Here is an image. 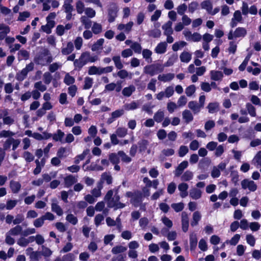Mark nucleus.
Wrapping results in <instances>:
<instances>
[{"label":"nucleus","instance_id":"1","mask_svg":"<svg viewBox=\"0 0 261 261\" xmlns=\"http://www.w3.org/2000/svg\"><path fill=\"white\" fill-rule=\"evenodd\" d=\"M114 192L112 190L108 192L105 197V200L107 205L110 207H113L115 210L122 208L125 204L119 201L120 197L116 193L113 195Z\"/></svg>","mask_w":261,"mask_h":261},{"label":"nucleus","instance_id":"2","mask_svg":"<svg viewBox=\"0 0 261 261\" xmlns=\"http://www.w3.org/2000/svg\"><path fill=\"white\" fill-rule=\"evenodd\" d=\"M98 60L97 55H91L89 53L85 52L82 54L79 60H75L74 62L75 66L82 67L87 62H94Z\"/></svg>","mask_w":261,"mask_h":261},{"label":"nucleus","instance_id":"3","mask_svg":"<svg viewBox=\"0 0 261 261\" xmlns=\"http://www.w3.org/2000/svg\"><path fill=\"white\" fill-rule=\"evenodd\" d=\"M53 61V57L47 49H44L43 51L35 58V62L41 65H45L46 63H50Z\"/></svg>","mask_w":261,"mask_h":261},{"label":"nucleus","instance_id":"4","mask_svg":"<svg viewBox=\"0 0 261 261\" xmlns=\"http://www.w3.org/2000/svg\"><path fill=\"white\" fill-rule=\"evenodd\" d=\"M126 196L131 198L130 202L135 206L139 205L144 197L142 193L139 191L128 192L126 193Z\"/></svg>","mask_w":261,"mask_h":261},{"label":"nucleus","instance_id":"5","mask_svg":"<svg viewBox=\"0 0 261 261\" xmlns=\"http://www.w3.org/2000/svg\"><path fill=\"white\" fill-rule=\"evenodd\" d=\"M247 34V31L244 28L239 27L236 29L233 32L232 31H230L228 34V38L229 40L233 39V38L244 37Z\"/></svg>","mask_w":261,"mask_h":261},{"label":"nucleus","instance_id":"6","mask_svg":"<svg viewBox=\"0 0 261 261\" xmlns=\"http://www.w3.org/2000/svg\"><path fill=\"white\" fill-rule=\"evenodd\" d=\"M182 33L187 41L198 42L201 39V36L198 33H194L192 34L190 31L185 30Z\"/></svg>","mask_w":261,"mask_h":261},{"label":"nucleus","instance_id":"7","mask_svg":"<svg viewBox=\"0 0 261 261\" xmlns=\"http://www.w3.org/2000/svg\"><path fill=\"white\" fill-rule=\"evenodd\" d=\"M241 186L244 189H248L250 191L254 192L257 189L256 184L251 180L245 179L241 181Z\"/></svg>","mask_w":261,"mask_h":261},{"label":"nucleus","instance_id":"8","mask_svg":"<svg viewBox=\"0 0 261 261\" xmlns=\"http://www.w3.org/2000/svg\"><path fill=\"white\" fill-rule=\"evenodd\" d=\"M242 20V16L241 13L240 11H236L231 19L230 25L232 28L235 27L238 22H241Z\"/></svg>","mask_w":261,"mask_h":261},{"label":"nucleus","instance_id":"9","mask_svg":"<svg viewBox=\"0 0 261 261\" xmlns=\"http://www.w3.org/2000/svg\"><path fill=\"white\" fill-rule=\"evenodd\" d=\"M189 186L187 183L181 182L178 186V190L179 191V195L181 198H185L188 195V189Z\"/></svg>","mask_w":261,"mask_h":261},{"label":"nucleus","instance_id":"10","mask_svg":"<svg viewBox=\"0 0 261 261\" xmlns=\"http://www.w3.org/2000/svg\"><path fill=\"white\" fill-rule=\"evenodd\" d=\"M159 66L158 65H150L146 66L144 68V71L145 73L152 76L158 73Z\"/></svg>","mask_w":261,"mask_h":261},{"label":"nucleus","instance_id":"11","mask_svg":"<svg viewBox=\"0 0 261 261\" xmlns=\"http://www.w3.org/2000/svg\"><path fill=\"white\" fill-rule=\"evenodd\" d=\"M202 193V192L201 190L197 188H192L190 190L189 196L192 199L197 200L201 197Z\"/></svg>","mask_w":261,"mask_h":261},{"label":"nucleus","instance_id":"12","mask_svg":"<svg viewBox=\"0 0 261 261\" xmlns=\"http://www.w3.org/2000/svg\"><path fill=\"white\" fill-rule=\"evenodd\" d=\"M210 74L211 80L215 81H221L223 77V73L218 70H211Z\"/></svg>","mask_w":261,"mask_h":261},{"label":"nucleus","instance_id":"13","mask_svg":"<svg viewBox=\"0 0 261 261\" xmlns=\"http://www.w3.org/2000/svg\"><path fill=\"white\" fill-rule=\"evenodd\" d=\"M51 208L53 212L56 213L59 216L63 214V211L60 206L58 204L56 200L54 199L52 200Z\"/></svg>","mask_w":261,"mask_h":261},{"label":"nucleus","instance_id":"14","mask_svg":"<svg viewBox=\"0 0 261 261\" xmlns=\"http://www.w3.org/2000/svg\"><path fill=\"white\" fill-rule=\"evenodd\" d=\"M182 229L184 232H187L189 228V218L186 212L181 214Z\"/></svg>","mask_w":261,"mask_h":261},{"label":"nucleus","instance_id":"15","mask_svg":"<svg viewBox=\"0 0 261 261\" xmlns=\"http://www.w3.org/2000/svg\"><path fill=\"white\" fill-rule=\"evenodd\" d=\"M117 8L116 6H113L112 8L109 10L108 12V21L109 22H113L117 17Z\"/></svg>","mask_w":261,"mask_h":261},{"label":"nucleus","instance_id":"16","mask_svg":"<svg viewBox=\"0 0 261 261\" xmlns=\"http://www.w3.org/2000/svg\"><path fill=\"white\" fill-rule=\"evenodd\" d=\"M124 114L123 110H117L114 112H112L111 114V117L108 120V122L109 123H112L114 120H115L117 118L121 117Z\"/></svg>","mask_w":261,"mask_h":261},{"label":"nucleus","instance_id":"17","mask_svg":"<svg viewBox=\"0 0 261 261\" xmlns=\"http://www.w3.org/2000/svg\"><path fill=\"white\" fill-rule=\"evenodd\" d=\"M188 166V162L186 161L182 162L176 168L175 171V175L176 176H179L182 173L185 169L187 168Z\"/></svg>","mask_w":261,"mask_h":261},{"label":"nucleus","instance_id":"18","mask_svg":"<svg viewBox=\"0 0 261 261\" xmlns=\"http://www.w3.org/2000/svg\"><path fill=\"white\" fill-rule=\"evenodd\" d=\"M73 50V45L71 42H69L65 46H63L61 49L63 55H67L71 53Z\"/></svg>","mask_w":261,"mask_h":261},{"label":"nucleus","instance_id":"19","mask_svg":"<svg viewBox=\"0 0 261 261\" xmlns=\"http://www.w3.org/2000/svg\"><path fill=\"white\" fill-rule=\"evenodd\" d=\"M172 26V22L171 21H168L162 26V29L164 30V34L165 35H171L173 33Z\"/></svg>","mask_w":261,"mask_h":261},{"label":"nucleus","instance_id":"20","mask_svg":"<svg viewBox=\"0 0 261 261\" xmlns=\"http://www.w3.org/2000/svg\"><path fill=\"white\" fill-rule=\"evenodd\" d=\"M174 77V74L169 73L166 74H160L158 76V80L163 82H167L171 81Z\"/></svg>","mask_w":261,"mask_h":261},{"label":"nucleus","instance_id":"21","mask_svg":"<svg viewBox=\"0 0 261 261\" xmlns=\"http://www.w3.org/2000/svg\"><path fill=\"white\" fill-rule=\"evenodd\" d=\"M200 6L202 9L205 10L210 14L213 8V4L211 0H205L201 3Z\"/></svg>","mask_w":261,"mask_h":261},{"label":"nucleus","instance_id":"22","mask_svg":"<svg viewBox=\"0 0 261 261\" xmlns=\"http://www.w3.org/2000/svg\"><path fill=\"white\" fill-rule=\"evenodd\" d=\"M140 103L137 101H133L129 103H126L124 106V108L127 111L134 110L139 108Z\"/></svg>","mask_w":261,"mask_h":261},{"label":"nucleus","instance_id":"23","mask_svg":"<svg viewBox=\"0 0 261 261\" xmlns=\"http://www.w3.org/2000/svg\"><path fill=\"white\" fill-rule=\"evenodd\" d=\"M10 187L12 193H17L20 190L21 185L18 181L12 180L10 183Z\"/></svg>","mask_w":261,"mask_h":261},{"label":"nucleus","instance_id":"24","mask_svg":"<svg viewBox=\"0 0 261 261\" xmlns=\"http://www.w3.org/2000/svg\"><path fill=\"white\" fill-rule=\"evenodd\" d=\"M189 108L191 109L194 113H197L200 112L201 107L196 101H190L188 103Z\"/></svg>","mask_w":261,"mask_h":261},{"label":"nucleus","instance_id":"25","mask_svg":"<svg viewBox=\"0 0 261 261\" xmlns=\"http://www.w3.org/2000/svg\"><path fill=\"white\" fill-rule=\"evenodd\" d=\"M197 245V238L195 233H192L190 236V245L191 250H195Z\"/></svg>","mask_w":261,"mask_h":261},{"label":"nucleus","instance_id":"26","mask_svg":"<svg viewBox=\"0 0 261 261\" xmlns=\"http://www.w3.org/2000/svg\"><path fill=\"white\" fill-rule=\"evenodd\" d=\"M201 215L199 212H195L193 214L192 220L191 222V225L192 226H196L198 224V222L200 220Z\"/></svg>","mask_w":261,"mask_h":261},{"label":"nucleus","instance_id":"27","mask_svg":"<svg viewBox=\"0 0 261 261\" xmlns=\"http://www.w3.org/2000/svg\"><path fill=\"white\" fill-rule=\"evenodd\" d=\"M65 186L69 187L77 181L76 178L73 175H70L64 178Z\"/></svg>","mask_w":261,"mask_h":261},{"label":"nucleus","instance_id":"28","mask_svg":"<svg viewBox=\"0 0 261 261\" xmlns=\"http://www.w3.org/2000/svg\"><path fill=\"white\" fill-rule=\"evenodd\" d=\"M167 48V44L165 42H161L156 46L155 48V51L157 54H164L166 52Z\"/></svg>","mask_w":261,"mask_h":261},{"label":"nucleus","instance_id":"29","mask_svg":"<svg viewBox=\"0 0 261 261\" xmlns=\"http://www.w3.org/2000/svg\"><path fill=\"white\" fill-rule=\"evenodd\" d=\"M73 0H65L63 8L65 12H72L73 8L72 6Z\"/></svg>","mask_w":261,"mask_h":261},{"label":"nucleus","instance_id":"30","mask_svg":"<svg viewBox=\"0 0 261 261\" xmlns=\"http://www.w3.org/2000/svg\"><path fill=\"white\" fill-rule=\"evenodd\" d=\"M136 90V88L133 85H130L127 87H125L122 90V94L124 96L129 97L130 96L133 92Z\"/></svg>","mask_w":261,"mask_h":261},{"label":"nucleus","instance_id":"31","mask_svg":"<svg viewBox=\"0 0 261 261\" xmlns=\"http://www.w3.org/2000/svg\"><path fill=\"white\" fill-rule=\"evenodd\" d=\"M192 58V55L187 51L182 52L180 55V59L181 62L188 63Z\"/></svg>","mask_w":261,"mask_h":261},{"label":"nucleus","instance_id":"32","mask_svg":"<svg viewBox=\"0 0 261 261\" xmlns=\"http://www.w3.org/2000/svg\"><path fill=\"white\" fill-rule=\"evenodd\" d=\"M182 115L183 119L187 123H189L193 119V115L191 112L189 110H185L183 111Z\"/></svg>","mask_w":261,"mask_h":261},{"label":"nucleus","instance_id":"33","mask_svg":"<svg viewBox=\"0 0 261 261\" xmlns=\"http://www.w3.org/2000/svg\"><path fill=\"white\" fill-rule=\"evenodd\" d=\"M64 136V133L60 129H58L57 132L52 135L53 140L56 141L62 142V139Z\"/></svg>","mask_w":261,"mask_h":261},{"label":"nucleus","instance_id":"34","mask_svg":"<svg viewBox=\"0 0 261 261\" xmlns=\"http://www.w3.org/2000/svg\"><path fill=\"white\" fill-rule=\"evenodd\" d=\"M29 52L25 49H21L18 53L19 60H27L29 58Z\"/></svg>","mask_w":261,"mask_h":261},{"label":"nucleus","instance_id":"35","mask_svg":"<svg viewBox=\"0 0 261 261\" xmlns=\"http://www.w3.org/2000/svg\"><path fill=\"white\" fill-rule=\"evenodd\" d=\"M22 227L20 225H17L14 228L11 229L8 232L12 236H17L20 233L22 234Z\"/></svg>","mask_w":261,"mask_h":261},{"label":"nucleus","instance_id":"36","mask_svg":"<svg viewBox=\"0 0 261 261\" xmlns=\"http://www.w3.org/2000/svg\"><path fill=\"white\" fill-rule=\"evenodd\" d=\"M88 73L89 75H100V67L91 66L89 68Z\"/></svg>","mask_w":261,"mask_h":261},{"label":"nucleus","instance_id":"37","mask_svg":"<svg viewBox=\"0 0 261 261\" xmlns=\"http://www.w3.org/2000/svg\"><path fill=\"white\" fill-rule=\"evenodd\" d=\"M241 236L239 234H236L230 240H227L225 243L231 245H236L240 240Z\"/></svg>","mask_w":261,"mask_h":261},{"label":"nucleus","instance_id":"38","mask_svg":"<svg viewBox=\"0 0 261 261\" xmlns=\"http://www.w3.org/2000/svg\"><path fill=\"white\" fill-rule=\"evenodd\" d=\"M102 25L97 22H94L92 27V31L94 34H98L102 32Z\"/></svg>","mask_w":261,"mask_h":261},{"label":"nucleus","instance_id":"39","mask_svg":"<svg viewBox=\"0 0 261 261\" xmlns=\"http://www.w3.org/2000/svg\"><path fill=\"white\" fill-rule=\"evenodd\" d=\"M55 24L50 23V22H47L45 25L41 27V30L47 34H50L51 32V29L54 27Z\"/></svg>","mask_w":261,"mask_h":261},{"label":"nucleus","instance_id":"40","mask_svg":"<svg viewBox=\"0 0 261 261\" xmlns=\"http://www.w3.org/2000/svg\"><path fill=\"white\" fill-rule=\"evenodd\" d=\"M127 134V129L125 127H119L116 130V134L120 138L124 137Z\"/></svg>","mask_w":261,"mask_h":261},{"label":"nucleus","instance_id":"41","mask_svg":"<svg viewBox=\"0 0 261 261\" xmlns=\"http://www.w3.org/2000/svg\"><path fill=\"white\" fill-rule=\"evenodd\" d=\"M127 250V248L126 247L121 246V245H118L114 247H113L112 249V252L113 254H118L120 253H122L124 251H125Z\"/></svg>","mask_w":261,"mask_h":261},{"label":"nucleus","instance_id":"42","mask_svg":"<svg viewBox=\"0 0 261 261\" xmlns=\"http://www.w3.org/2000/svg\"><path fill=\"white\" fill-rule=\"evenodd\" d=\"M76 9L78 14H82L85 12V5L81 1H78L75 4Z\"/></svg>","mask_w":261,"mask_h":261},{"label":"nucleus","instance_id":"43","mask_svg":"<svg viewBox=\"0 0 261 261\" xmlns=\"http://www.w3.org/2000/svg\"><path fill=\"white\" fill-rule=\"evenodd\" d=\"M104 39L102 38L98 39L92 46V50L93 51H96L101 48L103 43Z\"/></svg>","mask_w":261,"mask_h":261},{"label":"nucleus","instance_id":"44","mask_svg":"<svg viewBox=\"0 0 261 261\" xmlns=\"http://www.w3.org/2000/svg\"><path fill=\"white\" fill-rule=\"evenodd\" d=\"M187 43L184 41H181L179 42H175L172 45V49L174 51H177L178 49L183 48L184 46H186Z\"/></svg>","mask_w":261,"mask_h":261},{"label":"nucleus","instance_id":"45","mask_svg":"<svg viewBox=\"0 0 261 261\" xmlns=\"http://www.w3.org/2000/svg\"><path fill=\"white\" fill-rule=\"evenodd\" d=\"M193 177V173L190 171H187L182 175L181 179V180L187 181L192 179Z\"/></svg>","mask_w":261,"mask_h":261},{"label":"nucleus","instance_id":"46","mask_svg":"<svg viewBox=\"0 0 261 261\" xmlns=\"http://www.w3.org/2000/svg\"><path fill=\"white\" fill-rule=\"evenodd\" d=\"M80 20L85 29H88L91 27V21L89 20L86 16H82Z\"/></svg>","mask_w":261,"mask_h":261},{"label":"nucleus","instance_id":"47","mask_svg":"<svg viewBox=\"0 0 261 261\" xmlns=\"http://www.w3.org/2000/svg\"><path fill=\"white\" fill-rule=\"evenodd\" d=\"M198 247L201 251H206L208 249L206 241L204 239H200L198 243Z\"/></svg>","mask_w":261,"mask_h":261},{"label":"nucleus","instance_id":"48","mask_svg":"<svg viewBox=\"0 0 261 261\" xmlns=\"http://www.w3.org/2000/svg\"><path fill=\"white\" fill-rule=\"evenodd\" d=\"M93 84V79L90 77H86L84 80V89H90Z\"/></svg>","mask_w":261,"mask_h":261},{"label":"nucleus","instance_id":"49","mask_svg":"<svg viewBox=\"0 0 261 261\" xmlns=\"http://www.w3.org/2000/svg\"><path fill=\"white\" fill-rule=\"evenodd\" d=\"M246 107L249 114L251 116L255 117L256 116V110L254 106H253L251 104L248 103L246 104Z\"/></svg>","mask_w":261,"mask_h":261},{"label":"nucleus","instance_id":"50","mask_svg":"<svg viewBox=\"0 0 261 261\" xmlns=\"http://www.w3.org/2000/svg\"><path fill=\"white\" fill-rule=\"evenodd\" d=\"M34 88L36 90L41 92H44L47 89L46 86L41 81L35 83L34 84Z\"/></svg>","mask_w":261,"mask_h":261},{"label":"nucleus","instance_id":"51","mask_svg":"<svg viewBox=\"0 0 261 261\" xmlns=\"http://www.w3.org/2000/svg\"><path fill=\"white\" fill-rule=\"evenodd\" d=\"M164 113L163 111L159 110L154 116V119L157 122H160L163 120Z\"/></svg>","mask_w":261,"mask_h":261},{"label":"nucleus","instance_id":"52","mask_svg":"<svg viewBox=\"0 0 261 261\" xmlns=\"http://www.w3.org/2000/svg\"><path fill=\"white\" fill-rule=\"evenodd\" d=\"M66 220L68 222L74 225L76 224L78 222L76 217L74 216L73 214H71L67 215L66 218Z\"/></svg>","mask_w":261,"mask_h":261},{"label":"nucleus","instance_id":"53","mask_svg":"<svg viewBox=\"0 0 261 261\" xmlns=\"http://www.w3.org/2000/svg\"><path fill=\"white\" fill-rule=\"evenodd\" d=\"M152 55V52L151 50L145 49L142 51V55L144 58L146 60H147L148 62H150L151 61V56Z\"/></svg>","mask_w":261,"mask_h":261},{"label":"nucleus","instance_id":"54","mask_svg":"<svg viewBox=\"0 0 261 261\" xmlns=\"http://www.w3.org/2000/svg\"><path fill=\"white\" fill-rule=\"evenodd\" d=\"M113 60L117 68L120 69L123 68V65L121 63L120 57L119 56H114L113 58Z\"/></svg>","mask_w":261,"mask_h":261},{"label":"nucleus","instance_id":"55","mask_svg":"<svg viewBox=\"0 0 261 261\" xmlns=\"http://www.w3.org/2000/svg\"><path fill=\"white\" fill-rule=\"evenodd\" d=\"M41 254L40 252L34 251L30 254V258L33 261H38L41 258Z\"/></svg>","mask_w":261,"mask_h":261},{"label":"nucleus","instance_id":"56","mask_svg":"<svg viewBox=\"0 0 261 261\" xmlns=\"http://www.w3.org/2000/svg\"><path fill=\"white\" fill-rule=\"evenodd\" d=\"M139 151L141 152H144L147 149L148 146V142L146 140H142L138 143Z\"/></svg>","mask_w":261,"mask_h":261},{"label":"nucleus","instance_id":"57","mask_svg":"<svg viewBox=\"0 0 261 261\" xmlns=\"http://www.w3.org/2000/svg\"><path fill=\"white\" fill-rule=\"evenodd\" d=\"M85 13L89 18H93L95 16L96 12L95 11L90 7L85 8Z\"/></svg>","mask_w":261,"mask_h":261},{"label":"nucleus","instance_id":"58","mask_svg":"<svg viewBox=\"0 0 261 261\" xmlns=\"http://www.w3.org/2000/svg\"><path fill=\"white\" fill-rule=\"evenodd\" d=\"M102 188L101 185L99 184L97 187L94 188L91 192L92 195L96 198L98 197L101 195V189Z\"/></svg>","mask_w":261,"mask_h":261},{"label":"nucleus","instance_id":"59","mask_svg":"<svg viewBox=\"0 0 261 261\" xmlns=\"http://www.w3.org/2000/svg\"><path fill=\"white\" fill-rule=\"evenodd\" d=\"M44 223V220L42 216L35 219L33 222V225L35 227H41Z\"/></svg>","mask_w":261,"mask_h":261},{"label":"nucleus","instance_id":"60","mask_svg":"<svg viewBox=\"0 0 261 261\" xmlns=\"http://www.w3.org/2000/svg\"><path fill=\"white\" fill-rule=\"evenodd\" d=\"M17 203V200H8L6 205V208L9 210H12L16 205Z\"/></svg>","mask_w":261,"mask_h":261},{"label":"nucleus","instance_id":"61","mask_svg":"<svg viewBox=\"0 0 261 261\" xmlns=\"http://www.w3.org/2000/svg\"><path fill=\"white\" fill-rule=\"evenodd\" d=\"M41 255L45 257H49L52 254V251L51 250L44 246H42V250L40 251Z\"/></svg>","mask_w":261,"mask_h":261},{"label":"nucleus","instance_id":"62","mask_svg":"<svg viewBox=\"0 0 261 261\" xmlns=\"http://www.w3.org/2000/svg\"><path fill=\"white\" fill-rule=\"evenodd\" d=\"M130 47L136 53L140 54L141 53V46L138 42H134L132 43L130 45Z\"/></svg>","mask_w":261,"mask_h":261},{"label":"nucleus","instance_id":"63","mask_svg":"<svg viewBox=\"0 0 261 261\" xmlns=\"http://www.w3.org/2000/svg\"><path fill=\"white\" fill-rule=\"evenodd\" d=\"M57 155L60 158L66 157L68 155L67 149L64 147H61L58 151Z\"/></svg>","mask_w":261,"mask_h":261},{"label":"nucleus","instance_id":"64","mask_svg":"<svg viewBox=\"0 0 261 261\" xmlns=\"http://www.w3.org/2000/svg\"><path fill=\"white\" fill-rule=\"evenodd\" d=\"M253 162L255 165L261 166V151H259L254 156Z\"/></svg>","mask_w":261,"mask_h":261}]
</instances>
